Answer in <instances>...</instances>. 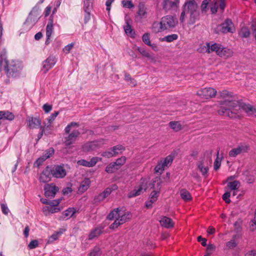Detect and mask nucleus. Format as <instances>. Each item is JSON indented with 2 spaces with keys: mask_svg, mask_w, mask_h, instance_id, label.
I'll list each match as a JSON object with an SVG mask.
<instances>
[{
  "mask_svg": "<svg viewBox=\"0 0 256 256\" xmlns=\"http://www.w3.org/2000/svg\"><path fill=\"white\" fill-rule=\"evenodd\" d=\"M222 104V108L219 111V113L224 114L230 118H240L242 116V111H244L249 115L256 116V108L250 104L238 100L226 101Z\"/></svg>",
  "mask_w": 256,
  "mask_h": 256,
  "instance_id": "nucleus-1",
  "label": "nucleus"
},
{
  "mask_svg": "<svg viewBox=\"0 0 256 256\" xmlns=\"http://www.w3.org/2000/svg\"><path fill=\"white\" fill-rule=\"evenodd\" d=\"M21 62L18 60H8L5 54L0 56V69L4 68L8 78H16L18 76L22 69Z\"/></svg>",
  "mask_w": 256,
  "mask_h": 256,
  "instance_id": "nucleus-2",
  "label": "nucleus"
},
{
  "mask_svg": "<svg viewBox=\"0 0 256 256\" xmlns=\"http://www.w3.org/2000/svg\"><path fill=\"white\" fill-rule=\"evenodd\" d=\"M189 16L188 24H194L200 18V11L195 0H187L182 6L180 20L182 23L185 21L186 14Z\"/></svg>",
  "mask_w": 256,
  "mask_h": 256,
  "instance_id": "nucleus-3",
  "label": "nucleus"
},
{
  "mask_svg": "<svg viewBox=\"0 0 256 256\" xmlns=\"http://www.w3.org/2000/svg\"><path fill=\"white\" fill-rule=\"evenodd\" d=\"M178 24V20L175 16L166 15L162 17L160 22H154L152 26V30L155 34L164 31L170 32Z\"/></svg>",
  "mask_w": 256,
  "mask_h": 256,
  "instance_id": "nucleus-4",
  "label": "nucleus"
},
{
  "mask_svg": "<svg viewBox=\"0 0 256 256\" xmlns=\"http://www.w3.org/2000/svg\"><path fill=\"white\" fill-rule=\"evenodd\" d=\"M79 124L76 122H71L64 128L66 134H68L67 136L64 138V144L66 146H69L72 144L76 140L80 134L78 130H75L70 132L72 128L78 127Z\"/></svg>",
  "mask_w": 256,
  "mask_h": 256,
  "instance_id": "nucleus-5",
  "label": "nucleus"
},
{
  "mask_svg": "<svg viewBox=\"0 0 256 256\" xmlns=\"http://www.w3.org/2000/svg\"><path fill=\"white\" fill-rule=\"evenodd\" d=\"M39 14L38 9L33 8L30 13L25 22L24 24L23 27L26 30H29L37 22L39 19Z\"/></svg>",
  "mask_w": 256,
  "mask_h": 256,
  "instance_id": "nucleus-6",
  "label": "nucleus"
},
{
  "mask_svg": "<svg viewBox=\"0 0 256 256\" xmlns=\"http://www.w3.org/2000/svg\"><path fill=\"white\" fill-rule=\"evenodd\" d=\"M174 157V154H170L166 156L164 160H160L154 168V173L161 174L163 172L164 168L170 166L172 164Z\"/></svg>",
  "mask_w": 256,
  "mask_h": 256,
  "instance_id": "nucleus-7",
  "label": "nucleus"
},
{
  "mask_svg": "<svg viewBox=\"0 0 256 256\" xmlns=\"http://www.w3.org/2000/svg\"><path fill=\"white\" fill-rule=\"evenodd\" d=\"M216 29L218 32L224 34L228 32L232 34L236 30L233 22L229 18L226 19L224 22L218 25Z\"/></svg>",
  "mask_w": 256,
  "mask_h": 256,
  "instance_id": "nucleus-8",
  "label": "nucleus"
},
{
  "mask_svg": "<svg viewBox=\"0 0 256 256\" xmlns=\"http://www.w3.org/2000/svg\"><path fill=\"white\" fill-rule=\"evenodd\" d=\"M148 180L146 178H141L140 186L136 187L134 190L128 193V198H131L140 195L142 192L148 188Z\"/></svg>",
  "mask_w": 256,
  "mask_h": 256,
  "instance_id": "nucleus-9",
  "label": "nucleus"
},
{
  "mask_svg": "<svg viewBox=\"0 0 256 256\" xmlns=\"http://www.w3.org/2000/svg\"><path fill=\"white\" fill-rule=\"evenodd\" d=\"M222 45L217 43L206 42L205 46H203L199 49L200 52H207L210 54L216 52L217 55L219 54Z\"/></svg>",
  "mask_w": 256,
  "mask_h": 256,
  "instance_id": "nucleus-10",
  "label": "nucleus"
},
{
  "mask_svg": "<svg viewBox=\"0 0 256 256\" xmlns=\"http://www.w3.org/2000/svg\"><path fill=\"white\" fill-rule=\"evenodd\" d=\"M103 144L102 140L89 142L82 145V150L84 152H92L100 148Z\"/></svg>",
  "mask_w": 256,
  "mask_h": 256,
  "instance_id": "nucleus-11",
  "label": "nucleus"
},
{
  "mask_svg": "<svg viewBox=\"0 0 256 256\" xmlns=\"http://www.w3.org/2000/svg\"><path fill=\"white\" fill-rule=\"evenodd\" d=\"M216 94V90L212 88H206L198 90L196 94L200 98L204 99H208L215 96Z\"/></svg>",
  "mask_w": 256,
  "mask_h": 256,
  "instance_id": "nucleus-12",
  "label": "nucleus"
},
{
  "mask_svg": "<svg viewBox=\"0 0 256 256\" xmlns=\"http://www.w3.org/2000/svg\"><path fill=\"white\" fill-rule=\"evenodd\" d=\"M180 0H163L162 6L166 12L174 10L175 11L178 8Z\"/></svg>",
  "mask_w": 256,
  "mask_h": 256,
  "instance_id": "nucleus-13",
  "label": "nucleus"
},
{
  "mask_svg": "<svg viewBox=\"0 0 256 256\" xmlns=\"http://www.w3.org/2000/svg\"><path fill=\"white\" fill-rule=\"evenodd\" d=\"M56 59L54 56H50L46 60L42 62V71L44 73H46L50 68H52L56 64Z\"/></svg>",
  "mask_w": 256,
  "mask_h": 256,
  "instance_id": "nucleus-14",
  "label": "nucleus"
},
{
  "mask_svg": "<svg viewBox=\"0 0 256 256\" xmlns=\"http://www.w3.org/2000/svg\"><path fill=\"white\" fill-rule=\"evenodd\" d=\"M50 166L53 177L58 178H64L66 176V172L63 166L54 165Z\"/></svg>",
  "mask_w": 256,
  "mask_h": 256,
  "instance_id": "nucleus-15",
  "label": "nucleus"
},
{
  "mask_svg": "<svg viewBox=\"0 0 256 256\" xmlns=\"http://www.w3.org/2000/svg\"><path fill=\"white\" fill-rule=\"evenodd\" d=\"M58 190V188L54 184H47L44 187V195L46 198H52Z\"/></svg>",
  "mask_w": 256,
  "mask_h": 256,
  "instance_id": "nucleus-16",
  "label": "nucleus"
},
{
  "mask_svg": "<svg viewBox=\"0 0 256 256\" xmlns=\"http://www.w3.org/2000/svg\"><path fill=\"white\" fill-rule=\"evenodd\" d=\"M52 172L50 166H47L42 172L40 176V182L46 183L50 180Z\"/></svg>",
  "mask_w": 256,
  "mask_h": 256,
  "instance_id": "nucleus-17",
  "label": "nucleus"
},
{
  "mask_svg": "<svg viewBox=\"0 0 256 256\" xmlns=\"http://www.w3.org/2000/svg\"><path fill=\"white\" fill-rule=\"evenodd\" d=\"M220 96L222 98H224V100L221 102L220 103V106L219 110H218V112L220 115L226 116L224 114H220L219 113V111L222 108L223 106V103L226 101H231V100H236L234 99V96H233L232 92H229L228 90H224L220 92Z\"/></svg>",
  "mask_w": 256,
  "mask_h": 256,
  "instance_id": "nucleus-18",
  "label": "nucleus"
},
{
  "mask_svg": "<svg viewBox=\"0 0 256 256\" xmlns=\"http://www.w3.org/2000/svg\"><path fill=\"white\" fill-rule=\"evenodd\" d=\"M101 158L98 157H92L90 161L85 160H80L77 162V164L80 166H84L86 167L90 168L94 166L96 164L100 161Z\"/></svg>",
  "mask_w": 256,
  "mask_h": 256,
  "instance_id": "nucleus-19",
  "label": "nucleus"
},
{
  "mask_svg": "<svg viewBox=\"0 0 256 256\" xmlns=\"http://www.w3.org/2000/svg\"><path fill=\"white\" fill-rule=\"evenodd\" d=\"M159 221L161 226L164 228H171L174 226V223L172 219L167 216H161Z\"/></svg>",
  "mask_w": 256,
  "mask_h": 256,
  "instance_id": "nucleus-20",
  "label": "nucleus"
},
{
  "mask_svg": "<svg viewBox=\"0 0 256 256\" xmlns=\"http://www.w3.org/2000/svg\"><path fill=\"white\" fill-rule=\"evenodd\" d=\"M76 212V210L74 208H68L66 210L62 212L60 220H68L72 218Z\"/></svg>",
  "mask_w": 256,
  "mask_h": 256,
  "instance_id": "nucleus-21",
  "label": "nucleus"
},
{
  "mask_svg": "<svg viewBox=\"0 0 256 256\" xmlns=\"http://www.w3.org/2000/svg\"><path fill=\"white\" fill-rule=\"evenodd\" d=\"M104 227L102 226H98L92 230L88 236V239L92 240L98 236L103 232Z\"/></svg>",
  "mask_w": 256,
  "mask_h": 256,
  "instance_id": "nucleus-22",
  "label": "nucleus"
},
{
  "mask_svg": "<svg viewBox=\"0 0 256 256\" xmlns=\"http://www.w3.org/2000/svg\"><path fill=\"white\" fill-rule=\"evenodd\" d=\"M112 192L110 188H106L103 192L100 193L94 198L95 202H99L102 201L106 197H108Z\"/></svg>",
  "mask_w": 256,
  "mask_h": 256,
  "instance_id": "nucleus-23",
  "label": "nucleus"
},
{
  "mask_svg": "<svg viewBox=\"0 0 256 256\" xmlns=\"http://www.w3.org/2000/svg\"><path fill=\"white\" fill-rule=\"evenodd\" d=\"M234 52L230 48L224 47L222 46L220 48L218 56L224 58H227L232 56Z\"/></svg>",
  "mask_w": 256,
  "mask_h": 256,
  "instance_id": "nucleus-24",
  "label": "nucleus"
},
{
  "mask_svg": "<svg viewBox=\"0 0 256 256\" xmlns=\"http://www.w3.org/2000/svg\"><path fill=\"white\" fill-rule=\"evenodd\" d=\"M28 122V126L30 128H36L41 126V120L38 118L29 117Z\"/></svg>",
  "mask_w": 256,
  "mask_h": 256,
  "instance_id": "nucleus-25",
  "label": "nucleus"
},
{
  "mask_svg": "<svg viewBox=\"0 0 256 256\" xmlns=\"http://www.w3.org/2000/svg\"><path fill=\"white\" fill-rule=\"evenodd\" d=\"M54 32V26H46V40L45 44L48 45L50 44V38Z\"/></svg>",
  "mask_w": 256,
  "mask_h": 256,
  "instance_id": "nucleus-26",
  "label": "nucleus"
},
{
  "mask_svg": "<svg viewBox=\"0 0 256 256\" xmlns=\"http://www.w3.org/2000/svg\"><path fill=\"white\" fill-rule=\"evenodd\" d=\"M118 218L116 219L119 221L121 224L126 222L132 217V214L130 212H126L122 216L119 214Z\"/></svg>",
  "mask_w": 256,
  "mask_h": 256,
  "instance_id": "nucleus-27",
  "label": "nucleus"
},
{
  "mask_svg": "<svg viewBox=\"0 0 256 256\" xmlns=\"http://www.w3.org/2000/svg\"><path fill=\"white\" fill-rule=\"evenodd\" d=\"M90 182L88 178L85 179L82 182L80 185L79 187L78 190L80 192H84L90 187Z\"/></svg>",
  "mask_w": 256,
  "mask_h": 256,
  "instance_id": "nucleus-28",
  "label": "nucleus"
},
{
  "mask_svg": "<svg viewBox=\"0 0 256 256\" xmlns=\"http://www.w3.org/2000/svg\"><path fill=\"white\" fill-rule=\"evenodd\" d=\"M124 29L125 33L128 36L132 38L134 36V32L131 26L128 22V21H126V24L124 26Z\"/></svg>",
  "mask_w": 256,
  "mask_h": 256,
  "instance_id": "nucleus-29",
  "label": "nucleus"
},
{
  "mask_svg": "<svg viewBox=\"0 0 256 256\" xmlns=\"http://www.w3.org/2000/svg\"><path fill=\"white\" fill-rule=\"evenodd\" d=\"M160 179L156 178L152 180L149 185L150 188L154 189V190H160Z\"/></svg>",
  "mask_w": 256,
  "mask_h": 256,
  "instance_id": "nucleus-30",
  "label": "nucleus"
},
{
  "mask_svg": "<svg viewBox=\"0 0 256 256\" xmlns=\"http://www.w3.org/2000/svg\"><path fill=\"white\" fill-rule=\"evenodd\" d=\"M169 126L176 132H178L182 129V126L180 122H170L169 123Z\"/></svg>",
  "mask_w": 256,
  "mask_h": 256,
  "instance_id": "nucleus-31",
  "label": "nucleus"
},
{
  "mask_svg": "<svg viewBox=\"0 0 256 256\" xmlns=\"http://www.w3.org/2000/svg\"><path fill=\"white\" fill-rule=\"evenodd\" d=\"M146 10L144 4L142 2H140L138 6V11L137 12L138 16L141 18L144 17L146 14Z\"/></svg>",
  "mask_w": 256,
  "mask_h": 256,
  "instance_id": "nucleus-32",
  "label": "nucleus"
},
{
  "mask_svg": "<svg viewBox=\"0 0 256 256\" xmlns=\"http://www.w3.org/2000/svg\"><path fill=\"white\" fill-rule=\"evenodd\" d=\"M196 165H197L198 168V170H200V172L204 176H205L208 172V168L207 166H204L203 160L198 162L197 163Z\"/></svg>",
  "mask_w": 256,
  "mask_h": 256,
  "instance_id": "nucleus-33",
  "label": "nucleus"
},
{
  "mask_svg": "<svg viewBox=\"0 0 256 256\" xmlns=\"http://www.w3.org/2000/svg\"><path fill=\"white\" fill-rule=\"evenodd\" d=\"M94 0H84L83 2V10H91L93 8Z\"/></svg>",
  "mask_w": 256,
  "mask_h": 256,
  "instance_id": "nucleus-34",
  "label": "nucleus"
},
{
  "mask_svg": "<svg viewBox=\"0 0 256 256\" xmlns=\"http://www.w3.org/2000/svg\"><path fill=\"white\" fill-rule=\"evenodd\" d=\"M180 194L181 198L184 200L188 201L192 199V196L190 193L185 189H182L180 190Z\"/></svg>",
  "mask_w": 256,
  "mask_h": 256,
  "instance_id": "nucleus-35",
  "label": "nucleus"
},
{
  "mask_svg": "<svg viewBox=\"0 0 256 256\" xmlns=\"http://www.w3.org/2000/svg\"><path fill=\"white\" fill-rule=\"evenodd\" d=\"M136 50L144 56L148 58V59L153 60L154 56H152L144 48L138 46Z\"/></svg>",
  "mask_w": 256,
  "mask_h": 256,
  "instance_id": "nucleus-36",
  "label": "nucleus"
},
{
  "mask_svg": "<svg viewBox=\"0 0 256 256\" xmlns=\"http://www.w3.org/2000/svg\"><path fill=\"white\" fill-rule=\"evenodd\" d=\"M118 170L114 162H111L108 164L105 170L107 173H114L116 170Z\"/></svg>",
  "mask_w": 256,
  "mask_h": 256,
  "instance_id": "nucleus-37",
  "label": "nucleus"
},
{
  "mask_svg": "<svg viewBox=\"0 0 256 256\" xmlns=\"http://www.w3.org/2000/svg\"><path fill=\"white\" fill-rule=\"evenodd\" d=\"M238 34L242 38H247L250 36V32L248 28L244 26L241 28Z\"/></svg>",
  "mask_w": 256,
  "mask_h": 256,
  "instance_id": "nucleus-38",
  "label": "nucleus"
},
{
  "mask_svg": "<svg viewBox=\"0 0 256 256\" xmlns=\"http://www.w3.org/2000/svg\"><path fill=\"white\" fill-rule=\"evenodd\" d=\"M240 182L238 180H234L228 184V186L232 190H237L240 186Z\"/></svg>",
  "mask_w": 256,
  "mask_h": 256,
  "instance_id": "nucleus-39",
  "label": "nucleus"
},
{
  "mask_svg": "<svg viewBox=\"0 0 256 256\" xmlns=\"http://www.w3.org/2000/svg\"><path fill=\"white\" fill-rule=\"evenodd\" d=\"M58 114H59L58 112H54L50 114V116L47 119L48 123L46 124H44L46 126V128H48L50 126L51 124L55 120V118L58 116Z\"/></svg>",
  "mask_w": 256,
  "mask_h": 256,
  "instance_id": "nucleus-40",
  "label": "nucleus"
},
{
  "mask_svg": "<svg viewBox=\"0 0 256 256\" xmlns=\"http://www.w3.org/2000/svg\"><path fill=\"white\" fill-rule=\"evenodd\" d=\"M178 38V36L176 34H171L164 36L162 40L166 41L168 42H172Z\"/></svg>",
  "mask_w": 256,
  "mask_h": 256,
  "instance_id": "nucleus-41",
  "label": "nucleus"
},
{
  "mask_svg": "<svg viewBox=\"0 0 256 256\" xmlns=\"http://www.w3.org/2000/svg\"><path fill=\"white\" fill-rule=\"evenodd\" d=\"M60 210V208L54 206H46L44 208V212L54 214L58 212Z\"/></svg>",
  "mask_w": 256,
  "mask_h": 256,
  "instance_id": "nucleus-42",
  "label": "nucleus"
},
{
  "mask_svg": "<svg viewBox=\"0 0 256 256\" xmlns=\"http://www.w3.org/2000/svg\"><path fill=\"white\" fill-rule=\"evenodd\" d=\"M119 208H116L112 210L107 216V219L112 220L119 216Z\"/></svg>",
  "mask_w": 256,
  "mask_h": 256,
  "instance_id": "nucleus-43",
  "label": "nucleus"
},
{
  "mask_svg": "<svg viewBox=\"0 0 256 256\" xmlns=\"http://www.w3.org/2000/svg\"><path fill=\"white\" fill-rule=\"evenodd\" d=\"M236 236H234L232 238V239L231 240H230L228 241L226 244V247L228 249H232L234 248L235 247H236V246H237V244L236 242Z\"/></svg>",
  "mask_w": 256,
  "mask_h": 256,
  "instance_id": "nucleus-44",
  "label": "nucleus"
},
{
  "mask_svg": "<svg viewBox=\"0 0 256 256\" xmlns=\"http://www.w3.org/2000/svg\"><path fill=\"white\" fill-rule=\"evenodd\" d=\"M238 148L240 151V154L246 152L248 150V146L245 144L242 143L240 144L238 146Z\"/></svg>",
  "mask_w": 256,
  "mask_h": 256,
  "instance_id": "nucleus-45",
  "label": "nucleus"
},
{
  "mask_svg": "<svg viewBox=\"0 0 256 256\" xmlns=\"http://www.w3.org/2000/svg\"><path fill=\"white\" fill-rule=\"evenodd\" d=\"M218 155H219V150L217 151V154H216L217 156H216V158L214 162V169L216 170H218L221 165L222 160H221V158H218Z\"/></svg>",
  "mask_w": 256,
  "mask_h": 256,
  "instance_id": "nucleus-46",
  "label": "nucleus"
},
{
  "mask_svg": "<svg viewBox=\"0 0 256 256\" xmlns=\"http://www.w3.org/2000/svg\"><path fill=\"white\" fill-rule=\"evenodd\" d=\"M126 161V158L125 156H122L120 158H118L114 162L117 168L119 169L120 166L124 165Z\"/></svg>",
  "mask_w": 256,
  "mask_h": 256,
  "instance_id": "nucleus-47",
  "label": "nucleus"
},
{
  "mask_svg": "<svg viewBox=\"0 0 256 256\" xmlns=\"http://www.w3.org/2000/svg\"><path fill=\"white\" fill-rule=\"evenodd\" d=\"M122 4L124 8L130 9L134 7V4H132V0H122Z\"/></svg>",
  "mask_w": 256,
  "mask_h": 256,
  "instance_id": "nucleus-48",
  "label": "nucleus"
},
{
  "mask_svg": "<svg viewBox=\"0 0 256 256\" xmlns=\"http://www.w3.org/2000/svg\"><path fill=\"white\" fill-rule=\"evenodd\" d=\"M54 154V149L53 148H50L46 150L42 156L44 157L46 160L50 158Z\"/></svg>",
  "mask_w": 256,
  "mask_h": 256,
  "instance_id": "nucleus-49",
  "label": "nucleus"
},
{
  "mask_svg": "<svg viewBox=\"0 0 256 256\" xmlns=\"http://www.w3.org/2000/svg\"><path fill=\"white\" fill-rule=\"evenodd\" d=\"M112 151L114 152L115 155L118 154L119 153V151H120V152L125 150L124 146L122 145H117L113 146L112 148Z\"/></svg>",
  "mask_w": 256,
  "mask_h": 256,
  "instance_id": "nucleus-50",
  "label": "nucleus"
},
{
  "mask_svg": "<svg viewBox=\"0 0 256 256\" xmlns=\"http://www.w3.org/2000/svg\"><path fill=\"white\" fill-rule=\"evenodd\" d=\"M142 40L148 46H151V42L150 40V34L145 33L142 36Z\"/></svg>",
  "mask_w": 256,
  "mask_h": 256,
  "instance_id": "nucleus-51",
  "label": "nucleus"
},
{
  "mask_svg": "<svg viewBox=\"0 0 256 256\" xmlns=\"http://www.w3.org/2000/svg\"><path fill=\"white\" fill-rule=\"evenodd\" d=\"M102 156L103 157L110 158L112 157L113 156H116V155L114 154V152L112 151V148H111L110 150L103 152L102 154Z\"/></svg>",
  "mask_w": 256,
  "mask_h": 256,
  "instance_id": "nucleus-52",
  "label": "nucleus"
},
{
  "mask_svg": "<svg viewBox=\"0 0 256 256\" xmlns=\"http://www.w3.org/2000/svg\"><path fill=\"white\" fill-rule=\"evenodd\" d=\"M38 246V242L36 240H32L28 244V248L32 250L37 248Z\"/></svg>",
  "mask_w": 256,
  "mask_h": 256,
  "instance_id": "nucleus-53",
  "label": "nucleus"
},
{
  "mask_svg": "<svg viewBox=\"0 0 256 256\" xmlns=\"http://www.w3.org/2000/svg\"><path fill=\"white\" fill-rule=\"evenodd\" d=\"M210 0H204L201 4V10L202 12H206L207 10L208 4H209Z\"/></svg>",
  "mask_w": 256,
  "mask_h": 256,
  "instance_id": "nucleus-54",
  "label": "nucleus"
},
{
  "mask_svg": "<svg viewBox=\"0 0 256 256\" xmlns=\"http://www.w3.org/2000/svg\"><path fill=\"white\" fill-rule=\"evenodd\" d=\"M100 248L99 247L95 246L89 254L88 256H98L100 254Z\"/></svg>",
  "mask_w": 256,
  "mask_h": 256,
  "instance_id": "nucleus-55",
  "label": "nucleus"
},
{
  "mask_svg": "<svg viewBox=\"0 0 256 256\" xmlns=\"http://www.w3.org/2000/svg\"><path fill=\"white\" fill-rule=\"evenodd\" d=\"M240 154L238 148L231 150L229 152V156L231 157H236L238 154Z\"/></svg>",
  "mask_w": 256,
  "mask_h": 256,
  "instance_id": "nucleus-56",
  "label": "nucleus"
},
{
  "mask_svg": "<svg viewBox=\"0 0 256 256\" xmlns=\"http://www.w3.org/2000/svg\"><path fill=\"white\" fill-rule=\"evenodd\" d=\"M124 78H125V80H126L127 82H128V81H130V84L132 85V86H135L136 84V80H134L133 78H132L130 76V74L126 72L125 74H124Z\"/></svg>",
  "mask_w": 256,
  "mask_h": 256,
  "instance_id": "nucleus-57",
  "label": "nucleus"
},
{
  "mask_svg": "<svg viewBox=\"0 0 256 256\" xmlns=\"http://www.w3.org/2000/svg\"><path fill=\"white\" fill-rule=\"evenodd\" d=\"M74 43H71L68 44L67 46H65L64 48H63V52L66 54H68L72 49V48L74 47Z\"/></svg>",
  "mask_w": 256,
  "mask_h": 256,
  "instance_id": "nucleus-58",
  "label": "nucleus"
},
{
  "mask_svg": "<svg viewBox=\"0 0 256 256\" xmlns=\"http://www.w3.org/2000/svg\"><path fill=\"white\" fill-rule=\"evenodd\" d=\"M62 198H58L53 200H49L48 204L50 205V206L56 207L60 202Z\"/></svg>",
  "mask_w": 256,
  "mask_h": 256,
  "instance_id": "nucleus-59",
  "label": "nucleus"
},
{
  "mask_svg": "<svg viewBox=\"0 0 256 256\" xmlns=\"http://www.w3.org/2000/svg\"><path fill=\"white\" fill-rule=\"evenodd\" d=\"M46 160L43 156L38 158L34 162V165L36 166H40Z\"/></svg>",
  "mask_w": 256,
  "mask_h": 256,
  "instance_id": "nucleus-60",
  "label": "nucleus"
},
{
  "mask_svg": "<svg viewBox=\"0 0 256 256\" xmlns=\"http://www.w3.org/2000/svg\"><path fill=\"white\" fill-rule=\"evenodd\" d=\"M52 105L45 104L42 106V109L45 113H48L52 110Z\"/></svg>",
  "mask_w": 256,
  "mask_h": 256,
  "instance_id": "nucleus-61",
  "label": "nucleus"
},
{
  "mask_svg": "<svg viewBox=\"0 0 256 256\" xmlns=\"http://www.w3.org/2000/svg\"><path fill=\"white\" fill-rule=\"evenodd\" d=\"M47 128L46 125L40 127V132L38 135V140L41 138Z\"/></svg>",
  "mask_w": 256,
  "mask_h": 256,
  "instance_id": "nucleus-62",
  "label": "nucleus"
},
{
  "mask_svg": "<svg viewBox=\"0 0 256 256\" xmlns=\"http://www.w3.org/2000/svg\"><path fill=\"white\" fill-rule=\"evenodd\" d=\"M230 194L229 192H225L222 195V199L225 201V202L227 204H228L230 202Z\"/></svg>",
  "mask_w": 256,
  "mask_h": 256,
  "instance_id": "nucleus-63",
  "label": "nucleus"
},
{
  "mask_svg": "<svg viewBox=\"0 0 256 256\" xmlns=\"http://www.w3.org/2000/svg\"><path fill=\"white\" fill-rule=\"evenodd\" d=\"M218 8V4L216 2H215L210 7V11L212 13L216 14L217 12Z\"/></svg>",
  "mask_w": 256,
  "mask_h": 256,
  "instance_id": "nucleus-64",
  "label": "nucleus"
}]
</instances>
